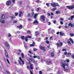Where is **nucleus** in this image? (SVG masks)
<instances>
[{"instance_id": "obj_52", "label": "nucleus", "mask_w": 74, "mask_h": 74, "mask_svg": "<svg viewBox=\"0 0 74 74\" xmlns=\"http://www.w3.org/2000/svg\"><path fill=\"white\" fill-rule=\"evenodd\" d=\"M46 5L47 6V7H49V4L48 3H47Z\"/></svg>"}, {"instance_id": "obj_26", "label": "nucleus", "mask_w": 74, "mask_h": 74, "mask_svg": "<svg viewBox=\"0 0 74 74\" xmlns=\"http://www.w3.org/2000/svg\"><path fill=\"white\" fill-rule=\"evenodd\" d=\"M47 64H49V63H51L52 62V61H49L48 62V61H47Z\"/></svg>"}, {"instance_id": "obj_20", "label": "nucleus", "mask_w": 74, "mask_h": 74, "mask_svg": "<svg viewBox=\"0 0 74 74\" xmlns=\"http://www.w3.org/2000/svg\"><path fill=\"white\" fill-rule=\"evenodd\" d=\"M17 27H18V28H19V29H20L21 28H22V27H23L22 25L21 24L19 25V26L18 25V26H17Z\"/></svg>"}, {"instance_id": "obj_27", "label": "nucleus", "mask_w": 74, "mask_h": 74, "mask_svg": "<svg viewBox=\"0 0 74 74\" xmlns=\"http://www.w3.org/2000/svg\"><path fill=\"white\" fill-rule=\"evenodd\" d=\"M1 18L2 19H4L5 18V15L4 14L2 15Z\"/></svg>"}, {"instance_id": "obj_64", "label": "nucleus", "mask_w": 74, "mask_h": 74, "mask_svg": "<svg viewBox=\"0 0 74 74\" xmlns=\"http://www.w3.org/2000/svg\"><path fill=\"white\" fill-rule=\"evenodd\" d=\"M60 20H61V21H63V20H64V19H63L62 18H60Z\"/></svg>"}, {"instance_id": "obj_38", "label": "nucleus", "mask_w": 74, "mask_h": 74, "mask_svg": "<svg viewBox=\"0 0 74 74\" xmlns=\"http://www.w3.org/2000/svg\"><path fill=\"white\" fill-rule=\"evenodd\" d=\"M30 31L29 30H28L27 32V33L28 34H29H29H30Z\"/></svg>"}, {"instance_id": "obj_62", "label": "nucleus", "mask_w": 74, "mask_h": 74, "mask_svg": "<svg viewBox=\"0 0 74 74\" xmlns=\"http://www.w3.org/2000/svg\"><path fill=\"white\" fill-rule=\"evenodd\" d=\"M69 61H70V60H69V59L66 60L67 62H69Z\"/></svg>"}, {"instance_id": "obj_53", "label": "nucleus", "mask_w": 74, "mask_h": 74, "mask_svg": "<svg viewBox=\"0 0 74 74\" xmlns=\"http://www.w3.org/2000/svg\"><path fill=\"white\" fill-rule=\"evenodd\" d=\"M19 3L20 4H22V1H20Z\"/></svg>"}, {"instance_id": "obj_8", "label": "nucleus", "mask_w": 74, "mask_h": 74, "mask_svg": "<svg viewBox=\"0 0 74 74\" xmlns=\"http://www.w3.org/2000/svg\"><path fill=\"white\" fill-rule=\"evenodd\" d=\"M11 4V1L10 0L7 1L6 3V5H10Z\"/></svg>"}, {"instance_id": "obj_63", "label": "nucleus", "mask_w": 74, "mask_h": 74, "mask_svg": "<svg viewBox=\"0 0 74 74\" xmlns=\"http://www.w3.org/2000/svg\"><path fill=\"white\" fill-rule=\"evenodd\" d=\"M11 19L12 20V19H14V17H11Z\"/></svg>"}, {"instance_id": "obj_42", "label": "nucleus", "mask_w": 74, "mask_h": 74, "mask_svg": "<svg viewBox=\"0 0 74 74\" xmlns=\"http://www.w3.org/2000/svg\"><path fill=\"white\" fill-rule=\"evenodd\" d=\"M36 2L37 3H39V2H40V0H38L37 1H36Z\"/></svg>"}, {"instance_id": "obj_12", "label": "nucleus", "mask_w": 74, "mask_h": 74, "mask_svg": "<svg viewBox=\"0 0 74 74\" xmlns=\"http://www.w3.org/2000/svg\"><path fill=\"white\" fill-rule=\"evenodd\" d=\"M68 25L69 26H71V27H73V26H74V23H73L72 24V23H70L68 24Z\"/></svg>"}, {"instance_id": "obj_22", "label": "nucleus", "mask_w": 74, "mask_h": 74, "mask_svg": "<svg viewBox=\"0 0 74 74\" xmlns=\"http://www.w3.org/2000/svg\"><path fill=\"white\" fill-rule=\"evenodd\" d=\"M21 39H22V40H25V36H21Z\"/></svg>"}, {"instance_id": "obj_56", "label": "nucleus", "mask_w": 74, "mask_h": 74, "mask_svg": "<svg viewBox=\"0 0 74 74\" xmlns=\"http://www.w3.org/2000/svg\"><path fill=\"white\" fill-rule=\"evenodd\" d=\"M53 23L55 24L56 23V20L54 21Z\"/></svg>"}, {"instance_id": "obj_23", "label": "nucleus", "mask_w": 74, "mask_h": 74, "mask_svg": "<svg viewBox=\"0 0 74 74\" xmlns=\"http://www.w3.org/2000/svg\"><path fill=\"white\" fill-rule=\"evenodd\" d=\"M60 36H63L64 35V33H62V32H60Z\"/></svg>"}, {"instance_id": "obj_10", "label": "nucleus", "mask_w": 74, "mask_h": 74, "mask_svg": "<svg viewBox=\"0 0 74 74\" xmlns=\"http://www.w3.org/2000/svg\"><path fill=\"white\" fill-rule=\"evenodd\" d=\"M40 49H41L42 50H43V51L44 52H45V47H43L42 46H41L40 47Z\"/></svg>"}, {"instance_id": "obj_43", "label": "nucleus", "mask_w": 74, "mask_h": 74, "mask_svg": "<svg viewBox=\"0 0 74 74\" xmlns=\"http://www.w3.org/2000/svg\"><path fill=\"white\" fill-rule=\"evenodd\" d=\"M71 58H73V59H74V54H73L71 55Z\"/></svg>"}, {"instance_id": "obj_13", "label": "nucleus", "mask_w": 74, "mask_h": 74, "mask_svg": "<svg viewBox=\"0 0 74 74\" xmlns=\"http://www.w3.org/2000/svg\"><path fill=\"white\" fill-rule=\"evenodd\" d=\"M38 15V13H35L34 14V19H36L37 18V16Z\"/></svg>"}, {"instance_id": "obj_40", "label": "nucleus", "mask_w": 74, "mask_h": 74, "mask_svg": "<svg viewBox=\"0 0 74 74\" xmlns=\"http://www.w3.org/2000/svg\"><path fill=\"white\" fill-rule=\"evenodd\" d=\"M15 16H18V12H16L15 13Z\"/></svg>"}, {"instance_id": "obj_36", "label": "nucleus", "mask_w": 74, "mask_h": 74, "mask_svg": "<svg viewBox=\"0 0 74 74\" xmlns=\"http://www.w3.org/2000/svg\"><path fill=\"white\" fill-rule=\"evenodd\" d=\"M71 55V53H68L67 54V55H68V56H70Z\"/></svg>"}, {"instance_id": "obj_24", "label": "nucleus", "mask_w": 74, "mask_h": 74, "mask_svg": "<svg viewBox=\"0 0 74 74\" xmlns=\"http://www.w3.org/2000/svg\"><path fill=\"white\" fill-rule=\"evenodd\" d=\"M22 14V11H20V14L18 15V16H19V17H21V16Z\"/></svg>"}, {"instance_id": "obj_2", "label": "nucleus", "mask_w": 74, "mask_h": 74, "mask_svg": "<svg viewBox=\"0 0 74 74\" xmlns=\"http://www.w3.org/2000/svg\"><path fill=\"white\" fill-rule=\"evenodd\" d=\"M51 4L52 7H53L54 8L56 7V6L57 7H59V4H58V3H55V2H53L52 3H51Z\"/></svg>"}, {"instance_id": "obj_49", "label": "nucleus", "mask_w": 74, "mask_h": 74, "mask_svg": "<svg viewBox=\"0 0 74 74\" xmlns=\"http://www.w3.org/2000/svg\"><path fill=\"white\" fill-rule=\"evenodd\" d=\"M6 72L7 73H8V74H10V72L8 71H6Z\"/></svg>"}, {"instance_id": "obj_5", "label": "nucleus", "mask_w": 74, "mask_h": 74, "mask_svg": "<svg viewBox=\"0 0 74 74\" xmlns=\"http://www.w3.org/2000/svg\"><path fill=\"white\" fill-rule=\"evenodd\" d=\"M56 45L57 46V47H62V46H63V43L62 42H60L59 43H57Z\"/></svg>"}, {"instance_id": "obj_39", "label": "nucleus", "mask_w": 74, "mask_h": 74, "mask_svg": "<svg viewBox=\"0 0 74 74\" xmlns=\"http://www.w3.org/2000/svg\"><path fill=\"white\" fill-rule=\"evenodd\" d=\"M27 38H32V36H26Z\"/></svg>"}, {"instance_id": "obj_35", "label": "nucleus", "mask_w": 74, "mask_h": 74, "mask_svg": "<svg viewBox=\"0 0 74 74\" xmlns=\"http://www.w3.org/2000/svg\"><path fill=\"white\" fill-rule=\"evenodd\" d=\"M46 44H49V41L48 40H47L46 41Z\"/></svg>"}, {"instance_id": "obj_44", "label": "nucleus", "mask_w": 74, "mask_h": 74, "mask_svg": "<svg viewBox=\"0 0 74 74\" xmlns=\"http://www.w3.org/2000/svg\"><path fill=\"white\" fill-rule=\"evenodd\" d=\"M60 23L61 25H63V21H60Z\"/></svg>"}, {"instance_id": "obj_18", "label": "nucleus", "mask_w": 74, "mask_h": 74, "mask_svg": "<svg viewBox=\"0 0 74 74\" xmlns=\"http://www.w3.org/2000/svg\"><path fill=\"white\" fill-rule=\"evenodd\" d=\"M38 21H37V20H34L33 22V23H36L37 24H38Z\"/></svg>"}, {"instance_id": "obj_9", "label": "nucleus", "mask_w": 74, "mask_h": 74, "mask_svg": "<svg viewBox=\"0 0 74 74\" xmlns=\"http://www.w3.org/2000/svg\"><path fill=\"white\" fill-rule=\"evenodd\" d=\"M74 18V16L73 15L70 16V17L68 18L69 20H70V21H73V18Z\"/></svg>"}, {"instance_id": "obj_54", "label": "nucleus", "mask_w": 74, "mask_h": 74, "mask_svg": "<svg viewBox=\"0 0 74 74\" xmlns=\"http://www.w3.org/2000/svg\"><path fill=\"white\" fill-rule=\"evenodd\" d=\"M18 62L19 64H20V65H21V62H20V61L18 60Z\"/></svg>"}, {"instance_id": "obj_3", "label": "nucleus", "mask_w": 74, "mask_h": 74, "mask_svg": "<svg viewBox=\"0 0 74 74\" xmlns=\"http://www.w3.org/2000/svg\"><path fill=\"white\" fill-rule=\"evenodd\" d=\"M40 20L42 22H45V16L44 15L41 16L40 18Z\"/></svg>"}, {"instance_id": "obj_30", "label": "nucleus", "mask_w": 74, "mask_h": 74, "mask_svg": "<svg viewBox=\"0 0 74 74\" xmlns=\"http://www.w3.org/2000/svg\"><path fill=\"white\" fill-rule=\"evenodd\" d=\"M25 41H26V42H27L28 40V39H27V36L25 37Z\"/></svg>"}, {"instance_id": "obj_31", "label": "nucleus", "mask_w": 74, "mask_h": 74, "mask_svg": "<svg viewBox=\"0 0 74 74\" xmlns=\"http://www.w3.org/2000/svg\"><path fill=\"white\" fill-rule=\"evenodd\" d=\"M1 22L2 23H4L5 21H4V20H1Z\"/></svg>"}, {"instance_id": "obj_59", "label": "nucleus", "mask_w": 74, "mask_h": 74, "mask_svg": "<svg viewBox=\"0 0 74 74\" xmlns=\"http://www.w3.org/2000/svg\"><path fill=\"white\" fill-rule=\"evenodd\" d=\"M48 23L49 24H48V25H51V22H49Z\"/></svg>"}, {"instance_id": "obj_15", "label": "nucleus", "mask_w": 74, "mask_h": 74, "mask_svg": "<svg viewBox=\"0 0 74 74\" xmlns=\"http://www.w3.org/2000/svg\"><path fill=\"white\" fill-rule=\"evenodd\" d=\"M30 68L31 69V70H33V64H31L30 65Z\"/></svg>"}, {"instance_id": "obj_1", "label": "nucleus", "mask_w": 74, "mask_h": 74, "mask_svg": "<svg viewBox=\"0 0 74 74\" xmlns=\"http://www.w3.org/2000/svg\"><path fill=\"white\" fill-rule=\"evenodd\" d=\"M61 66L64 68V71H68V70H69V64L68 63H67L65 64H64L63 63H61ZM65 66H67L68 68H67V69H66L65 68Z\"/></svg>"}, {"instance_id": "obj_7", "label": "nucleus", "mask_w": 74, "mask_h": 74, "mask_svg": "<svg viewBox=\"0 0 74 74\" xmlns=\"http://www.w3.org/2000/svg\"><path fill=\"white\" fill-rule=\"evenodd\" d=\"M66 7H67L69 10H72L74 8V5H72L70 6H67Z\"/></svg>"}, {"instance_id": "obj_41", "label": "nucleus", "mask_w": 74, "mask_h": 74, "mask_svg": "<svg viewBox=\"0 0 74 74\" xmlns=\"http://www.w3.org/2000/svg\"><path fill=\"white\" fill-rule=\"evenodd\" d=\"M13 23H17V21H16V20H14L13 21Z\"/></svg>"}, {"instance_id": "obj_61", "label": "nucleus", "mask_w": 74, "mask_h": 74, "mask_svg": "<svg viewBox=\"0 0 74 74\" xmlns=\"http://www.w3.org/2000/svg\"><path fill=\"white\" fill-rule=\"evenodd\" d=\"M27 69H29V66H27Z\"/></svg>"}, {"instance_id": "obj_19", "label": "nucleus", "mask_w": 74, "mask_h": 74, "mask_svg": "<svg viewBox=\"0 0 74 74\" xmlns=\"http://www.w3.org/2000/svg\"><path fill=\"white\" fill-rule=\"evenodd\" d=\"M39 34V32H38V31H36L35 32V34L36 36H37L38 35V34Z\"/></svg>"}, {"instance_id": "obj_4", "label": "nucleus", "mask_w": 74, "mask_h": 74, "mask_svg": "<svg viewBox=\"0 0 74 74\" xmlns=\"http://www.w3.org/2000/svg\"><path fill=\"white\" fill-rule=\"evenodd\" d=\"M34 14V12H32L31 14L28 13L27 16L28 17H32Z\"/></svg>"}, {"instance_id": "obj_51", "label": "nucleus", "mask_w": 74, "mask_h": 74, "mask_svg": "<svg viewBox=\"0 0 74 74\" xmlns=\"http://www.w3.org/2000/svg\"><path fill=\"white\" fill-rule=\"evenodd\" d=\"M30 73L31 74H33V72H32V71H31V70H30Z\"/></svg>"}, {"instance_id": "obj_21", "label": "nucleus", "mask_w": 74, "mask_h": 74, "mask_svg": "<svg viewBox=\"0 0 74 74\" xmlns=\"http://www.w3.org/2000/svg\"><path fill=\"white\" fill-rule=\"evenodd\" d=\"M51 56L52 58H53L54 57V56H55V54L53 53H51Z\"/></svg>"}, {"instance_id": "obj_32", "label": "nucleus", "mask_w": 74, "mask_h": 74, "mask_svg": "<svg viewBox=\"0 0 74 74\" xmlns=\"http://www.w3.org/2000/svg\"><path fill=\"white\" fill-rule=\"evenodd\" d=\"M21 55L22 58H24V54H23V53H22Z\"/></svg>"}, {"instance_id": "obj_46", "label": "nucleus", "mask_w": 74, "mask_h": 74, "mask_svg": "<svg viewBox=\"0 0 74 74\" xmlns=\"http://www.w3.org/2000/svg\"><path fill=\"white\" fill-rule=\"evenodd\" d=\"M27 20L28 21H32L31 18H28Z\"/></svg>"}, {"instance_id": "obj_29", "label": "nucleus", "mask_w": 74, "mask_h": 74, "mask_svg": "<svg viewBox=\"0 0 74 74\" xmlns=\"http://www.w3.org/2000/svg\"><path fill=\"white\" fill-rule=\"evenodd\" d=\"M69 40H70L71 41L72 44H74V41H73L71 38H70Z\"/></svg>"}, {"instance_id": "obj_14", "label": "nucleus", "mask_w": 74, "mask_h": 74, "mask_svg": "<svg viewBox=\"0 0 74 74\" xmlns=\"http://www.w3.org/2000/svg\"><path fill=\"white\" fill-rule=\"evenodd\" d=\"M19 58L21 62H22L23 64H24L25 63L24 62V61L22 60V59L21 58V57H19Z\"/></svg>"}, {"instance_id": "obj_50", "label": "nucleus", "mask_w": 74, "mask_h": 74, "mask_svg": "<svg viewBox=\"0 0 74 74\" xmlns=\"http://www.w3.org/2000/svg\"><path fill=\"white\" fill-rule=\"evenodd\" d=\"M7 62H8V64H10V61H9V60H8V59H7Z\"/></svg>"}, {"instance_id": "obj_25", "label": "nucleus", "mask_w": 74, "mask_h": 74, "mask_svg": "<svg viewBox=\"0 0 74 74\" xmlns=\"http://www.w3.org/2000/svg\"><path fill=\"white\" fill-rule=\"evenodd\" d=\"M56 10V8H53V9H51V11H53H53H55V10Z\"/></svg>"}, {"instance_id": "obj_33", "label": "nucleus", "mask_w": 74, "mask_h": 74, "mask_svg": "<svg viewBox=\"0 0 74 74\" xmlns=\"http://www.w3.org/2000/svg\"><path fill=\"white\" fill-rule=\"evenodd\" d=\"M70 35L71 36V37H73L74 36V34L72 33H70Z\"/></svg>"}, {"instance_id": "obj_34", "label": "nucleus", "mask_w": 74, "mask_h": 74, "mask_svg": "<svg viewBox=\"0 0 74 74\" xmlns=\"http://www.w3.org/2000/svg\"><path fill=\"white\" fill-rule=\"evenodd\" d=\"M67 42L69 45H71V42H70V41H68Z\"/></svg>"}, {"instance_id": "obj_28", "label": "nucleus", "mask_w": 74, "mask_h": 74, "mask_svg": "<svg viewBox=\"0 0 74 74\" xmlns=\"http://www.w3.org/2000/svg\"><path fill=\"white\" fill-rule=\"evenodd\" d=\"M56 14H57V15H58V14H60V11H56Z\"/></svg>"}, {"instance_id": "obj_58", "label": "nucleus", "mask_w": 74, "mask_h": 74, "mask_svg": "<svg viewBox=\"0 0 74 74\" xmlns=\"http://www.w3.org/2000/svg\"><path fill=\"white\" fill-rule=\"evenodd\" d=\"M39 10H40V8H38L37 9V11H39Z\"/></svg>"}, {"instance_id": "obj_55", "label": "nucleus", "mask_w": 74, "mask_h": 74, "mask_svg": "<svg viewBox=\"0 0 74 74\" xmlns=\"http://www.w3.org/2000/svg\"><path fill=\"white\" fill-rule=\"evenodd\" d=\"M67 53L66 51H65L64 52V55H67Z\"/></svg>"}, {"instance_id": "obj_57", "label": "nucleus", "mask_w": 74, "mask_h": 74, "mask_svg": "<svg viewBox=\"0 0 74 74\" xmlns=\"http://www.w3.org/2000/svg\"><path fill=\"white\" fill-rule=\"evenodd\" d=\"M33 58H37V56H33Z\"/></svg>"}, {"instance_id": "obj_6", "label": "nucleus", "mask_w": 74, "mask_h": 74, "mask_svg": "<svg viewBox=\"0 0 74 74\" xmlns=\"http://www.w3.org/2000/svg\"><path fill=\"white\" fill-rule=\"evenodd\" d=\"M5 56L6 58H9V56H8V54L6 50L5 49Z\"/></svg>"}, {"instance_id": "obj_45", "label": "nucleus", "mask_w": 74, "mask_h": 74, "mask_svg": "<svg viewBox=\"0 0 74 74\" xmlns=\"http://www.w3.org/2000/svg\"><path fill=\"white\" fill-rule=\"evenodd\" d=\"M39 74H42V71H39Z\"/></svg>"}, {"instance_id": "obj_37", "label": "nucleus", "mask_w": 74, "mask_h": 74, "mask_svg": "<svg viewBox=\"0 0 74 74\" xmlns=\"http://www.w3.org/2000/svg\"><path fill=\"white\" fill-rule=\"evenodd\" d=\"M8 37H11V34H8Z\"/></svg>"}, {"instance_id": "obj_48", "label": "nucleus", "mask_w": 74, "mask_h": 74, "mask_svg": "<svg viewBox=\"0 0 74 74\" xmlns=\"http://www.w3.org/2000/svg\"><path fill=\"white\" fill-rule=\"evenodd\" d=\"M36 58H37V59H40V57L39 56H37Z\"/></svg>"}, {"instance_id": "obj_47", "label": "nucleus", "mask_w": 74, "mask_h": 74, "mask_svg": "<svg viewBox=\"0 0 74 74\" xmlns=\"http://www.w3.org/2000/svg\"><path fill=\"white\" fill-rule=\"evenodd\" d=\"M67 51V50L66 49H62V51Z\"/></svg>"}, {"instance_id": "obj_11", "label": "nucleus", "mask_w": 74, "mask_h": 74, "mask_svg": "<svg viewBox=\"0 0 74 74\" xmlns=\"http://www.w3.org/2000/svg\"><path fill=\"white\" fill-rule=\"evenodd\" d=\"M29 60L32 62V63H35L36 62V61L34 60L33 59V58H29Z\"/></svg>"}, {"instance_id": "obj_60", "label": "nucleus", "mask_w": 74, "mask_h": 74, "mask_svg": "<svg viewBox=\"0 0 74 74\" xmlns=\"http://www.w3.org/2000/svg\"><path fill=\"white\" fill-rule=\"evenodd\" d=\"M47 15L48 16H51V14L49 13H47Z\"/></svg>"}, {"instance_id": "obj_17", "label": "nucleus", "mask_w": 74, "mask_h": 74, "mask_svg": "<svg viewBox=\"0 0 74 74\" xmlns=\"http://www.w3.org/2000/svg\"><path fill=\"white\" fill-rule=\"evenodd\" d=\"M5 44L7 47H10V45L8 44L7 42H5Z\"/></svg>"}, {"instance_id": "obj_16", "label": "nucleus", "mask_w": 74, "mask_h": 74, "mask_svg": "<svg viewBox=\"0 0 74 74\" xmlns=\"http://www.w3.org/2000/svg\"><path fill=\"white\" fill-rule=\"evenodd\" d=\"M34 45H35V42H32V44H30V47H34Z\"/></svg>"}]
</instances>
